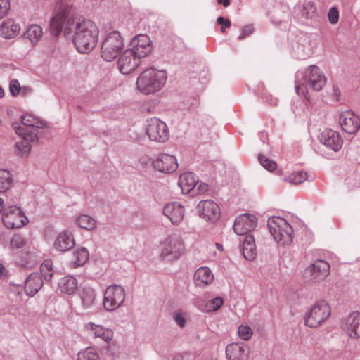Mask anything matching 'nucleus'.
<instances>
[{"instance_id":"1","label":"nucleus","mask_w":360,"mask_h":360,"mask_svg":"<svg viewBox=\"0 0 360 360\" xmlns=\"http://www.w3.org/2000/svg\"><path fill=\"white\" fill-rule=\"evenodd\" d=\"M72 6L61 0L56 5V13L50 21L51 34L57 37L63 29L64 36L72 39L77 50L83 54L89 53L96 46L99 30L94 22L82 15L70 17Z\"/></svg>"},{"instance_id":"2","label":"nucleus","mask_w":360,"mask_h":360,"mask_svg":"<svg viewBox=\"0 0 360 360\" xmlns=\"http://www.w3.org/2000/svg\"><path fill=\"white\" fill-rule=\"evenodd\" d=\"M326 82L323 71L316 65H310L306 70H298L296 73L295 91L298 95H302L307 100L308 88L315 91L321 90Z\"/></svg>"},{"instance_id":"3","label":"nucleus","mask_w":360,"mask_h":360,"mask_svg":"<svg viewBox=\"0 0 360 360\" xmlns=\"http://www.w3.org/2000/svg\"><path fill=\"white\" fill-rule=\"evenodd\" d=\"M167 73L164 70L149 68L143 71L136 79L137 90L149 95L159 91L165 84Z\"/></svg>"},{"instance_id":"4","label":"nucleus","mask_w":360,"mask_h":360,"mask_svg":"<svg viewBox=\"0 0 360 360\" xmlns=\"http://www.w3.org/2000/svg\"><path fill=\"white\" fill-rule=\"evenodd\" d=\"M267 226L276 243L281 245L291 244L293 229L285 219L279 217H271L267 221Z\"/></svg>"},{"instance_id":"5","label":"nucleus","mask_w":360,"mask_h":360,"mask_svg":"<svg viewBox=\"0 0 360 360\" xmlns=\"http://www.w3.org/2000/svg\"><path fill=\"white\" fill-rule=\"evenodd\" d=\"M185 253V246L182 240L177 236H170L161 243L160 257L164 261L175 262Z\"/></svg>"},{"instance_id":"6","label":"nucleus","mask_w":360,"mask_h":360,"mask_svg":"<svg viewBox=\"0 0 360 360\" xmlns=\"http://www.w3.org/2000/svg\"><path fill=\"white\" fill-rule=\"evenodd\" d=\"M122 37L117 31H112L106 34L101 46V57L106 61H112L123 49Z\"/></svg>"},{"instance_id":"7","label":"nucleus","mask_w":360,"mask_h":360,"mask_svg":"<svg viewBox=\"0 0 360 360\" xmlns=\"http://www.w3.org/2000/svg\"><path fill=\"white\" fill-rule=\"evenodd\" d=\"M330 315V307L325 301H319L311 308L304 318V323L311 328L319 326Z\"/></svg>"},{"instance_id":"8","label":"nucleus","mask_w":360,"mask_h":360,"mask_svg":"<svg viewBox=\"0 0 360 360\" xmlns=\"http://www.w3.org/2000/svg\"><path fill=\"white\" fill-rule=\"evenodd\" d=\"M146 131L150 141L158 143H164L169 137L167 125L157 117H151L146 120Z\"/></svg>"},{"instance_id":"9","label":"nucleus","mask_w":360,"mask_h":360,"mask_svg":"<svg viewBox=\"0 0 360 360\" xmlns=\"http://www.w3.org/2000/svg\"><path fill=\"white\" fill-rule=\"evenodd\" d=\"M125 290L119 285L108 286L104 294L103 307L106 311H111L119 308L125 300Z\"/></svg>"},{"instance_id":"10","label":"nucleus","mask_w":360,"mask_h":360,"mask_svg":"<svg viewBox=\"0 0 360 360\" xmlns=\"http://www.w3.org/2000/svg\"><path fill=\"white\" fill-rule=\"evenodd\" d=\"M2 221L8 229L21 228L28 221L19 207L9 204L4 209Z\"/></svg>"},{"instance_id":"11","label":"nucleus","mask_w":360,"mask_h":360,"mask_svg":"<svg viewBox=\"0 0 360 360\" xmlns=\"http://www.w3.org/2000/svg\"><path fill=\"white\" fill-rule=\"evenodd\" d=\"M313 53V47L310 37L304 32H300L297 40L292 44V54L295 58L303 60L309 58Z\"/></svg>"},{"instance_id":"12","label":"nucleus","mask_w":360,"mask_h":360,"mask_svg":"<svg viewBox=\"0 0 360 360\" xmlns=\"http://www.w3.org/2000/svg\"><path fill=\"white\" fill-rule=\"evenodd\" d=\"M131 48L129 49L140 60L145 58L152 51L151 41L146 34H138L131 41Z\"/></svg>"},{"instance_id":"13","label":"nucleus","mask_w":360,"mask_h":360,"mask_svg":"<svg viewBox=\"0 0 360 360\" xmlns=\"http://www.w3.org/2000/svg\"><path fill=\"white\" fill-rule=\"evenodd\" d=\"M330 266L325 260L317 259L305 269L309 280L314 282L323 281L330 274Z\"/></svg>"},{"instance_id":"14","label":"nucleus","mask_w":360,"mask_h":360,"mask_svg":"<svg viewBox=\"0 0 360 360\" xmlns=\"http://www.w3.org/2000/svg\"><path fill=\"white\" fill-rule=\"evenodd\" d=\"M199 216L207 221H216L221 214L219 205L212 200H201L197 207Z\"/></svg>"},{"instance_id":"15","label":"nucleus","mask_w":360,"mask_h":360,"mask_svg":"<svg viewBox=\"0 0 360 360\" xmlns=\"http://www.w3.org/2000/svg\"><path fill=\"white\" fill-rule=\"evenodd\" d=\"M257 217L252 214H243L236 218L233 225L234 232L239 236L249 235L257 226Z\"/></svg>"},{"instance_id":"16","label":"nucleus","mask_w":360,"mask_h":360,"mask_svg":"<svg viewBox=\"0 0 360 360\" xmlns=\"http://www.w3.org/2000/svg\"><path fill=\"white\" fill-rule=\"evenodd\" d=\"M139 63L140 60L128 49L119 57L117 68L122 74L127 75L135 70Z\"/></svg>"},{"instance_id":"17","label":"nucleus","mask_w":360,"mask_h":360,"mask_svg":"<svg viewBox=\"0 0 360 360\" xmlns=\"http://www.w3.org/2000/svg\"><path fill=\"white\" fill-rule=\"evenodd\" d=\"M339 122L343 131L353 134L360 129V118L350 110L344 111L340 115Z\"/></svg>"},{"instance_id":"18","label":"nucleus","mask_w":360,"mask_h":360,"mask_svg":"<svg viewBox=\"0 0 360 360\" xmlns=\"http://www.w3.org/2000/svg\"><path fill=\"white\" fill-rule=\"evenodd\" d=\"M163 214L173 225L178 226L184 219L185 209L179 202H169L164 206Z\"/></svg>"},{"instance_id":"19","label":"nucleus","mask_w":360,"mask_h":360,"mask_svg":"<svg viewBox=\"0 0 360 360\" xmlns=\"http://www.w3.org/2000/svg\"><path fill=\"white\" fill-rule=\"evenodd\" d=\"M13 128L15 132L25 139V141L16 143L17 148L20 151L28 153L30 150V145L26 141L34 142L37 140L36 130L34 129H30L22 126H14Z\"/></svg>"},{"instance_id":"20","label":"nucleus","mask_w":360,"mask_h":360,"mask_svg":"<svg viewBox=\"0 0 360 360\" xmlns=\"http://www.w3.org/2000/svg\"><path fill=\"white\" fill-rule=\"evenodd\" d=\"M320 142L333 151H338L342 146L343 141L340 134L332 129H325L319 136Z\"/></svg>"},{"instance_id":"21","label":"nucleus","mask_w":360,"mask_h":360,"mask_svg":"<svg viewBox=\"0 0 360 360\" xmlns=\"http://www.w3.org/2000/svg\"><path fill=\"white\" fill-rule=\"evenodd\" d=\"M153 165L155 169L163 173L173 172L178 167L176 158L167 154L160 155L155 160H153Z\"/></svg>"},{"instance_id":"22","label":"nucleus","mask_w":360,"mask_h":360,"mask_svg":"<svg viewBox=\"0 0 360 360\" xmlns=\"http://www.w3.org/2000/svg\"><path fill=\"white\" fill-rule=\"evenodd\" d=\"M294 14L299 20H312L317 17V8L314 1H303L294 8Z\"/></svg>"},{"instance_id":"23","label":"nucleus","mask_w":360,"mask_h":360,"mask_svg":"<svg viewBox=\"0 0 360 360\" xmlns=\"http://www.w3.org/2000/svg\"><path fill=\"white\" fill-rule=\"evenodd\" d=\"M84 328L88 335L92 338H100L105 342H109L112 339L113 332L101 325L89 322L84 326Z\"/></svg>"},{"instance_id":"24","label":"nucleus","mask_w":360,"mask_h":360,"mask_svg":"<svg viewBox=\"0 0 360 360\" xmlns=\"http://www.w3.org/2000/svg\"><path fill=\"white\" fill-rule=\"evenodd\" d=\"M75 245L72 233L69 230H64L60 232L53 243V248L61 252L72 249Z\"/></svg>"},{"instance_id":"25","label":"nucleus","mask_w":360,"mask_h":360,"mask_svg":"<svg viewBox=\"0 0 360 360\" xmlns=\"http://www.w3.org/2000/svg\"><path fill=\"white\" fill-rule=\"evenodd\" d=\"M344 329L352 338H360V313L354 311L345 319Z\"/></svg>"},{"instance_id":"26","label":"nucleus","mask_w":360,"mask_h":360,"mask_svg":"<svg viewBox=\"0 0 360 360\" xmlns=\"http://www.w3.org/2000/svg\"><path fill=\"white\" fill-rule=\"evenodd\" d=\"M44 285V280L37 273L30 274L25 280V292L29 297L34 296Z\"/></svg>"},{"instance_id":"27","label":"nucleus","mask_w":360,"mask_h":360,"mask_svg":"<svg viewBox=\"0 0 360 360\" xmlns=\"http://www.w3.org/2000/svg\"><path fill=\"white\" fill-rule=\"evenodd\" d=\"M198 177L193 172H184L179 176L178 185L183 193L188 194L195 191Z\"/></svg>"},{"instance_id":"28","label":"nucleus","mask_w":360,"mask_h":360,"mask_svg":"<svg viewBox=\"0 0 360 360\" xmlns=\"http://www.w3.org/2000/svg\"><path fill=\"white\" fill-rule=\"evenodd\" d=\"M193 280L196 286L205 288L214 281V274L208 267H200L195 271Z\"/></svg>"},{"instance_id":"29","label":"nucleus","mask_w":360,"mask_h":360,"mask_svg":"<svg viewBox=\"0 0 360 360\" xmlns=\"http://www.w3.org/2000/svg\"><path fill=\"white\" fill-rule=\"evenodd\" d=\"M226 354L229 360H247L248 352L240 343L229 344L226 348Z\"/></svg>"},{"instance_id":"30","label":"nucleus","mask_w":360,"mask_h":360,"mask_svg":"<svg viewBox=\"0 0 360 360\" xmlns=\"http://www.w3.org/2000/svg\"><path fill=\"white\" fill-rule=\"evenodd\" d=\"M20 31V26L12 19L4 20L0 26V34L5 39L15 37Z\"/></svg>"},{"instance_id":"31","label":"nucleus","mask_w":360,"mask_h":360,"mask_svg":"<svg viewBox=\"0 0 360 360\" xmlns=\"http://www.w3.org/2000/svg\"><path fill=\"white\" fill-rule=\"evenodd\" d=\"M77 280L72 276L61 278L58 283V290L63 294L72 295L77 289Z\"/></svg>"},{"instance_id":"32","label":"nucleus","mask_w":360,"mask_h":360,"mask_svg":"<svg viewBox=\"0 0 360 360\" xmlns=\"http://www.w3.org/2000/svg\"><path fill=\"white\" fill-rule=\"evenodd\" d=\"M242 252L244 258L248 261L255 259L257 252L256 245L254 237L251 235H247L243 240Z\"/></svg>"},{"instance_id":"33","label":"nucleus","mask_w":360,"mask_h":360,"mask_svg":"<svg viewBox=\"0 0 360 360\" xmlns=\"http://www.w3.org/2000/svg\"><path fill=\"white\" fill-rule=\"evenodd\" d=\"M80 298L84 308H91L95 300L94 290L90 287L84 288L80 294Z\"/></svg>"},{"instance_id":"34","label":"nucleus","mask_w":360,"mask_h":360,"mask_svg":"<svg viewBox=\"0 0 360 360\" xmlns=\"http://www.w3.org/2000/svg\"><path fill=\"white\" fill-rule=\"evenodd\" d=\"M74 266L84 265L89 259V254L86 248H81L73 252Z\"/></svg>"},{"instance_id":"35","label":"nucleus","mask_w":360,"mask_h":360,"mask_svg":"<svg viewBox=\"0 0 360 360\" xmlns=\"http://www.w3.org/2000/svg\"><path fill=\"white\" fill-rule=\"evenodd\" d=\"M40 272L44 281H51L54 274L52 261L50 259L44 260L41 264Z\"/></svg>"},{"instance_id":"36","label":"nucleus","mask_w":360,"mask_h":360,"mask_svg":"<svg viewBox=\"0 0 360 360\" xmlns=\"http://www.w3.org/2000/svg\"><path fill=\"white\" fill-rule=\"evenodd\" d=\"M42 28L37 25H30L25 32V37L32 43L37 42L42 36Z\"/></svg>"},{"instance_id":"37","label":"nucleus","mask_w":360,"mask_h":360,"mask_svg":"<svg viewBox=\"0 0 360 360\" xmlns=\"http://www.w3.org/2000/svg\"><path fill=\"white\" fill-rule=\"evenodd\" d=\"M77 224L84 229L93 230L96 228V223L95 219L91 217L82 214L77 219Z\"/></svg>"},{"instance_id":"38","label":"nucleus","mask_w":360,"mask_h":360,"mask_svg":"<svg viewBox=\"0 0 360 360\" xmlns=\"http://www.w3.org/2000/svg\"><path fill=\"white\" fill-rule=\"evenodd\" d=\"M12 178L10 172L6 169H0V193H4L10 188Z\"/></svg>"},{"instance_id":"39","label":"nucleus","mask_w":360,"mask_h":360,"mask_svg":"<svg viewBox=\"0 0 360 360\" xmlns=\"http://www.w3.org/2000/svg\"><path fill=\"white\" fill-rule=\"evenodd\" d=\"M307 179V174L304 171L295 172L285 178V181L293 184H299Z\"/></svg>"},{"instance_id":"40","label":"nucleus","mask_w":360,"mask_h":360,"mask_svg":"<svg viewBox=\"0 0 360 360\" xmlns=\"http://www.w3.org/2000/svg\"><path fill=\"white\" fill-rule=\"evenodd\" d=\"M22 122L24 126L35 128H41L44 124L41 120L30 114L23 115Z\"/></svg>"},{"instance_id":"41","label":"nucleus","mask_w":360,"mask_h":360,"mask_svg":"<svg viewBox=\"0 0 360 360\" xmlns=\"http://www.w3.org/2000/svg\"><path fill=\"white\" fill-rule=\"evenodd\" d=\"M224 300L221 297H216L207 301L205 305L206 312H212L218 310L223 304Z\"/></svg>"},{"instance_id":"42","label":"nucleus","mask_w":360,"mask_h":360,"mask_svg":"<svg viewBox=\"0 0 360 360\" xmlns=\"http://www.w3.org/2000/svg\"><path fill=\"white\" fill-rule=\"evenodd\" d=\"M258 160L261 165L269 172H272L276 168V163L269 159L265 155L259 154L258 156Z\"/></svg>"},{"instance_id":"43","label":"nucleus","mask_w":360,"mask_h":360,"mask_svg":"<svg viewBox=\"0 0 360 360\" xmlns=\"http://www.w3.org/2000/svg\"><path fill=\"white\" fill-rule=\"evenodd\" d=\"M238 335L243 340H249L252 336V330L248 324H241L238 327Z\"/></svg>"},{"instance_id":"44","label":"nucleus","mask_w":360,"mask_h":360,"mask_svg":"<svg viewBox=\"0 0 360 360\" xmlns=\"http://www.w3.org/2000/svg\"><path fill=\"white\" fill-rule=\"evenodd\" d=\"M25 245V238L20 234H15L11 240V246L12 249H18Z\"/></svg>"},{"instance_id":"45","label":"nucleus","mask_w":360,"mask_h":360,"mask_svg":"<svg viewBox=\"0 0 360 360\" xmlns=\"http://www.w3.org/2000/svg\"><path fill=\"white\" fill-rule=\"evenodd\" d=\"M328 18L329 22L333 25H335L338 22L339 11L337 7H332L330 8L328 13Z\"/></svg>"},{"instance_id":"46","label":"nucleus","mask_w":360,"mask_h":360,"mask_svg":"<svg viewBox=\"0 0 360 360\" xmlns=\"http://www.w3.org/2000/svg\"><path fill=\"white\" fill-rule=\"evenodd\" d=\"M21 90L19 82L16 79H13L10 82L9 91L13 96H16L19 94Z\"/></svg>"},{"instance_id":"47","label":"nucleus","mask_w":360,"mask_h":360,"mask_svg":"<svg viewBox=\"0 0 360 360\" xmlns=\"http://www.w3.org/2000/svg\"><path fill=\"white\" fill-rule=\"evenodd\" d=\"M84 360H98V355L92 347L87 348L82 354Z\"/></svg>"},{"instance_id":"48","label":"nucleus","mask_w":360,"mask_h":360,"mask_svg":"<svg viewBox=\"0 0 360 360\" xmlns=\"http://www.w3.org/2000/svg\"><path fill=\"white\" fill-rule=\"evenodd\" d=\"M9 9V0H0V20L7 15Z\"/></svg>"},{"instance_id":"49","label":"nucleus","mask_w":360,"mask_h":360,"mask_svg":"<svg viewBox=\"0 0 360 360\" xmlns=\"http://www.w3.org/2000/svg\"><path fill=\"white\" fill-rule=\"evenodd\" d=\"M254 28L252 25H246L241 29V34L238 37L239 40H242L244 38L248 37L253 32Z\"/></svg>"},{"instance_id":"50","label":"nucleus","mask_w":360,"mask_h":360,"mask_svg":"<svg viewBox=\"0 0 360 360\" xmlns=\"http://www.w3.org/2000/svg\"><path fill=\"white\" fill-rule=\"evenodd\" d=\"M219 25H221V31L225 32V27L229 28L231 25V22L229 20L225 19L224 17H218L217 20Z\"/></svg>"},{"instance_id":"51","label":"nucleus","mask_w":360,"mask_h":360,"mask_svg":"<svg viewBox=\"0 0 360 360\" xmlns=\"http://www.w3.org/2000/svg\"><path fill=\"white\" fill-rule=\"evenodd\" d=\"M139 163L143 167H147L149 165H153V160L148 155H144L139 158Z\"/></svg>"},{"instance_id":"52","label":"nucleus","mask_w":360,"mask_h":360,"mask_svg":"<svg viewBox=\"0 0 360 360\" xmlns=\"http://www.w3.org/2000/svg\"><path fill=\"white\" fill-rule=\"evenodd\" d=\"M207 189H208L207 184L202 183V182H199V181L198 180V183L196 184L195 190V191H192V192H193V194L202 193L207 191Z\"/></svg>"},{"instance_id":"53","label":"nucleus","mask_w":360,"mask_h":360,"mask_svg":"<svg viewBox=\"0 0 360 360\" xmlns=\"http://www.w3.org/2000/svg\"><path fill=\"white\" fill-rule=\"evenodd\" d=\"M174 320L180 327L183 328L184 326L186 321L182 315L179 314H176L174 316Z\"/></svg>"},{"instance_id":"54","label":"nucleus","mask_w":360,"mask_h":360,"mask_svg":"<svg viewBox=\"0 0 360 360\" xmlns=\"http://www.w3.org/2000/svg\"><path fill=\"white\" fill-rule=\"evenodd\" d=\"M7 271L4 266L1 264H0V277H5L6 276Z\"/></svg>"},{"instance_id":"55","label":"nucleus","mask_w":360,"mask_h":360,"mask_svg":"<svg viewBox=\"0 0 360 360\" xmlns=\"http://www.w3.org/2000/svg\"><path fill=\"white\" fill-rule=\"evenodd\" d=\"M219 4H222L224 7H227L230 4L229 0H217Z\"/></svg>"},{"instance_id":"56","label":"nucleus","mask_w":360,"mask_h":360,"mask_svg":"<svg viewBox=\"0 0 360 360\" xmlns=\"http://www.w3.org/2000/svg\"><path fill=\"white\" fill-rule=\"evenodd\" d=\"M8 203L6 202V204H4V202L1 198H0V214L4 212V209L6 206H8Z\"/></svg>"},{"instance_id":"57","label":"nucleus","mask_w":360,"mask_h":360,"mask_svg":"<svg viewBox=\"0 0 360 360\" xmlns=\"http://www.w3.org/2000/svg\"><path fill=\"white\" fill-rule=\"evenodd\" d=\"M21 90L22 91V92L24 94L25 93H30L31 92V89L30 87H27V86H24L21 89Z\"/></svg>"},{"instance_id":"58","label":"nucleus","mask_w":360,"mask_h":360,"mask_svg":"<svg viewBox=\"0 0 360 360\" xmlns=\"http://www.w3.org/2000/svg\"><path fill=\"white\" fill-rule=\"evenodd\" d=\"M4 96V90L0 86V98H2Z\"/></svg>"},{"instance_id":"59","label":"nucleus","mask_w":360,"mask_h":360,"mask_svg":"<svg viewBox=\"0 0 360 360\" xmlns=\"http://www.w3.org/2000/svg\"><path fill=\"white\" fill-rule=\"evenodd\" d=\"M216 246L219 250L221 251L223 250V245L221 244L216 243Z\"/></svg>"},{"instance_id":"60","label":"nucleus","mask_w":360,"mask_h":360,"mask_svg":"<svg viewBox=\"0 0 360 360\" xmlns=\"http://www.w3.org/2000/svg\"><path fill=\"white\" fill-rule=\"evenodd\" d=\"M277 104V99L274 98V100L271 102V105H276Z\"/></svg>"},{"instance_id":"61","label":"nucleus","mask_w":360,"mask_h":360,"mask_svg":"<svg viewBox=\"0 0 360 360\" xmlns=\"http://www.w3.org/2000/svg\"><path fill=\"white\" fill-rule=\"evenodd\" d=\"M146 110L148 112H150L149 108H146L145 107L143 108V110Z\"/></svg>"}]
</instances>
